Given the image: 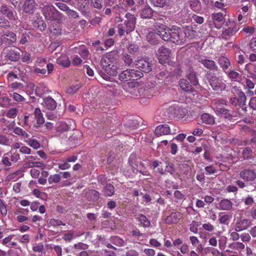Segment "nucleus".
<instances>
[{"mask_svg":"<svg viewBox=\"0 0 256 256\" xmlns=\"http://www.w3.org/2000/svg\"><path fill=\"white\" fill-rule=\"evenodd\" d=\"M167 33L161 34V38L165 41H170L176 44H182L186 42L183 36V32L180 28L172 26L168 30Z\"/></svg>","mask_w":256,"mask_h":256,"instance_id":"nucleus-1","label":"nucleus"},{"mask_svg":"<svg viewBox=\"0 0 256 256\" xmlns=\"http://www.w3.org/2000/svg\"><path fill=\"white\" fill-rule=\"evenodd\" d=\"M126 20L118 26V33L120 36L124 35L125 33L127 34L134 31L136 24V18L134 15L128 12L126 16Z\"/></svg>","mask_w":256,"mask_h":256,"instance_id":"nucleus-2","label":"nucleus"},{"mask_svg":"<svg viewBox=\"0 0 256 256\" xmlns=\"http://www.w3.org/2000/svg\"><path fill=\"white\" fill-rule=\"evenodd\" d=\"M40 8L42 9V14L46 21L56 20L60 18V13L54 6L50 5H46Z\"/></svg>","mask_w":256,"mask_h":256,"instance_id":"nucleus-3","label":"nucleus"},{"mask_svg":"<svg viewBox=\"0 0 256 256\" xmlns=\"http://www.w3.org/2000/svg\"><path fill=\"white\" fill-rule=\"evenodd\" d=\"M136 156L135 154H132L129 158V163L134 168L133 172L134 173L139 172L144 176H148L149 172L144 170L146 166L144 163L137 160H136Z\"/></svg>","mask_w":256,"mask_h":256,"instance_id":"nucleus-4","label":"nucleus"},{"mask_svg":"<svg viewBox=\"0 0 256 256\" xmlns=\"http://www.w3.org/2000/svg\"><path fill=\"white\" fill-rule=\"evenodd\" d=\"M166 112L170 118H182L186 116L187 110L182 108V106L174 104L169 106L166 109Z\"/></svg>","mask_w":256,"mask_h":256,"instance_id":"nucleus-5","label":"nucleus"},{"mask_svg":"<svg viewBox=\"0 0 256 256\" xmlns=\"http://www.w3.org/2000/svg\"><path fill=\"white\" fill-rule=\"evenodd\" d=\"M142 74L138 70L132 69L122 71L118 76L121 81L126 82L130 80H136L142 77Z\"/></svg>","mask_w":256,"mask_h":256,"instance_id":"nucleus-6","label":"nucleus"},{"mask_svg":"<svg viewBox=\"0 0 256 256\" xmlns=\"http://www.w3.org/2000/svg\"><path fill=\"white\" fill-rule=\"evenodd\" d=\"M209 82L214 90L222 91L226 88V81L222 76L212 75L210 78Z\"/></svg>","mask_w":256,"mask_h":256,"instance_id":"nucleus-7","label":"nucleus"},{"mask_svg":"<svg viewBox=\"0 0 256 256\" xmlns=\"http://www.w3.org/2000/svg\"><path fill=\"white\" fill-rule=\"evenodd\" d=\"M0 12L1 14L5 15L8 18L12 24L16 26L20 22V20L17 17L15 11L8 6L6 5L2 6L0 8Z\"/></svg>","mask_w":256,"mask_h":256,"instance_id":"nucleus-8","label":"nucleus"},{"mask_svg":"<svg viewBox=\"0 0 256 256\" xmlns=\"http://www.w3.org/2000/svg\"><path fill=\"white\" fill-rule=\"evenodd\" d=\"M36 160H39L37 157L34 156H26L24 158V166L26 168H44V166L42 162L38 161Z\"/></svg>","mask_w":256,"mask_h":256,"instance_id":"nucleus-9","label":"nucleus"},{"mask_svg":"<svg viewBox=\"0 0 256 256\" xmlns=\"http://www.w3.org/2000/svg\"><path fill=\"white\" fill-rule=\"evenodd\" d=\"M136 66L140 70L146 73L152 70V65L147 58L138 60L136 63Z\"/></svg>","mask_w":256,"mask_h":256,"instance_id":"nucleus-10","label":"nucleus"},{"mask_svg":"<svg viewBox=\"0 0 256 256\" xmlns=\"http://www.w3.org/2000/svg\"><path fill=\"white\" fill-rule=\"evenodd\" d=\"M172 55L170 50L164 46L159 48L158 51V56L159 62L164 64L167 62Z\"/></svg>","mask_w":256,"mask_h":256,"instance_id":"nucleus-11","label":"nucleus"},{"mask_svg":"<svg viewBox=\"0 0 256 256\" xmlns=\"http://www.w3.org/2000/svg\"><path fill=\"white\" fill-rule=\"evenodd\" d=\"M198 60L207 69L216 71L218 70V66L216 62L212 60L208 59L206 57L200 56L198 58Z\"/></svg>","mask_w":256,"mask_h":256,"instance_id":"nucleus-12","label":"nucleus"},{"mask_svg":"<svg viewBox=\"0 0 256 256\" xmlns=\"http://www.w3.org/2000/svg\"><path fill=\"white\" fill-rule=\"evenodd\" d=\"M252 225V222L248 219L240 218L236 220L234 229L236 232H240L247 229Z\"/></svg>","mask_w":256,"mask_h":256,"instance_id":"nucleus-13","label":"nucleus"},{"mask_svg":"<svg viewBox=\"0 0 256 256\" xmlns=\"http://www.w3.org/2000/svg\"><path fill=\"white\" fill-rule=\"evenodd\" d=\"M240 176L246 182H252L256 178V173L252 170L245 169L240 172Z\"/></svg>","mask_w":256,"mask_h":256,"instance_id":"nucleus-14","label":"nucleus"},{"mask_svg":"<svg viewBox=\"0 0 256 256\" xmlns=\"http://www.w3.org/2000/svg\"><path fill=\"white\" fill-rule=\"evenodd\" d=\"M4 56L11 61H17L20 58V53L18 50L10 49L4 50L3 52Z\"/></svg>","mask_w":256,"mask_h":256,"instance_id":"nucleus-15","label":"nucleus"},{"mask_svg":"<svg viewBox=\"0 0 256 256\" xmlns=\"http://www.w3.org/2000/svg\"><path fill=\"white\" fill-rule=\"evenodd\" d=\"M154 132L156 136H160L162 135L171 134V130L168 125L162 124L156 128Z\"/></svg>","mask_w":256,"mask_h":256,"instance_id":"nucleus-16","label":"nucleus"},{"mask_svg":"<svg viewBox=\"0 0 256 256\" xmlns=\"http://www.w3.org/2000/svg\"><path fill=\"white\" fill-rule=\"evenodd\" d=\"M23 8L25 12L32 14L36 9V4L34 0H26Z\"/></svg>","mask_w":256,"mask_h":256,"instance_id":"nucleus-17","label":"nucleus"},{"mask_svg":"<svg viewBox=\"0 0 256 256\" xmlns=\"http://www.w3.org/2000/svg\"><path fill=\"white\" fill-rule=\"evenodd\" d=\"M42 104L44 107L52 110L56 108L57 103L52 97L48 96L43 99Z\"/></svg>","mask_w":256,"mask_h":256,"instance_id":"nucleus-18","label":"nucleus"},{"mask_svg":"<svg viewBox=\"0 0 256 256\" xmlns=\"http://www.w3.org/2000/svg\"><path fill=\"white\" fill-rule=\"evenodd\" d=\"M181 216L182 214L180 212H172L170 216H167L165 218V222L168 224H176Z\"/></svg>","mask_w":256,"mask_h":256,"instance_id":"nucleus-19","label":"nucleus"},{"mask_svg":"<svg viewBox=\"0 0 256 256\" xmlns=\"http://www.w3.org/2000/svg\"><path fill=\"white\" fill-rule=\"evenodd\" d=\"M14 124L15 123L14 121L10 122L8 126V130L12 129L14 133L17 135L20 136L24 138L28 137V134L24 130L19 127H14Z\"/></svg>","mask_w":256,"mask_h":256,"instance_id":"nucleus-20","label":"nucleus"},{"mask_svg":"<svg viewBox=\"0 0 256 256\" xmlns=\"http://www.w3.org/2000/svg\"><path fill=\"white\" fill-rule=\"evenodd\" d=\"M85 197L90 202H96L100 197L99 192L94 190H88L85 192Z\"/></svg>","mask_w":256,"mask_h":256,"instance_id":"nucleus-21","label":"nucleus"},{"mask_svg":"<svg viewBox=\"0 0 256 256\" xmlns=\"http://www.w3.org/2000/svg\"><path fill=\"white\" fill-rule=\"evenodd\" d=\"M232 206L233 203L228 198H224L218 204V208L222 210H230Z\"/></svg>","mask_w":256,"mask_h":256,"instance_id":"nucleus-22","label":"nucleus"},{"mask_svg":"<svg viewBox=\"0 0 256 256\" xmlns=\"http://www.w3.org/2000/svg\"><path fill=\"white\" fill-rule=\"evenodd\" d=\"M236 30L234 28H226L222 33V38L225 40H230L234 37Z\"/></svg>","mask_w":256,"mask_h":256,"instance_id":"nucleus-23","label":"nucleus"},{"mask_svg":"<svg viewBox=\"0 0 256 256\" xmlns=\"http://www.w3.org/2000/svg\"><path fill=\"white\" fill-rule=\"evenodd\" d=\"M136 219L139 222L140 226L144 228H149L150 226V221L142 214H137Z\"/></svg>","mask_w":256,"mask_h":256,"instance_id":"nucleus-24","label":"nucleus"},{"mask_svg":"<svg viewBox=\"0 0 256 256\" xmlns=\"http://www.w3.org/2000/svg\"><path fill=\"white\" fill-rule=\"evenodd\" d=\"M186 77L192 85L196 86L198 84L196 74L192 68H189L188 70Z\"/></svg>","mask_w":256,"mask_h":256,"instance_id":"nucleus-25","label":"nucleus"},{"mask_svg":"<svg viewBox=\"0 0 256 256\" xmlns=\"http://www.w3.org/2000/svg\"><path fill=\"white\" fill-rule=\"evenodd\" d=\"M153 12L154 11L152 8L150 6H146L142 10L140 16L144 18H150L152 16Z\"/></svg>","mask_w":256,"mask_h":256,"instance_id":"nucleus-26","label":"nucleus"},{"mask_svg":"<svg viewBox=\"0 0 256 256\" xmlns=\"http://www.w3.org/2000/svg\"><path fill=\"white\" fill-rule=\"evenodd\" d=\"M201 120L202 122L207 124L212 125L215 122L214 116L208 113L203 114L201 116Z\"/></svg>","mask_w":256,"mask_h":256,"instance_id":"nucleus-27","label":"nucleus"},{"mask_svg":"<svg viewBox=\"0 0 256 256\" xmlns=\"http://www.w3.org/2000/svg\"><path fill=\"white\" fill-rule=\"evenodd\" d=\"M34 115L36 119V124L38 126L42 125L44 122V119L41 110L39 108H36L34 111Z\"/></svg>","mask_w":256,"mask_h":256,"instance_id":"nucleus-28","label":"nucleus"},{"mask_svg":"<svg viewBox=\"0 0 256 256\" xmlns=\"http://www.w3.org/2000/svg\"><path fill=\"white\" fill-rule=\"evenodd\" d=\"M154 26L157 30L158 34L160 38H161V34H162L165 32L167 33L166 32L170 28V27H168L158 22H156Z\"/></svg>","mask_w":256,"mask_h":256,"instance_id":"nucleus-29","label":"nucleus"},{"mask_svg":"<svg viewBox=\"0 0 256 256\" xmlns=\"http://www.w3.org/2000/svg\"><path fill=\"white\" fill-rule=\"evenodd\" d=\"M218 64L224 70H227L230 66L229 60L224 56H220L218 58Z\"/></svg>","mask_w":256,"mask_h":256,"instance_id":"nucleus-30","label":"nucleus"},{"mask_svg":"<svg viewBox=\"0 0 256 256\" xmlns=\"http://www.w3.org/2000/svg\"><path fill=\"white\" fill-rule=\"evenodd\" d=\"M212 19L213 20V22L212 23H210V26H212V25H214L215 27L217 28H219L216 26L214 22H222L224 20V16L222 14L221 12H217L212 14L211 15Z\"/></svg>","mask_w":256,"mask_h":256,"instance_id":"nucleus-31","label":"nucleus"},{"mask_svg":"<svg viewBox=\"0 0 256 256\" xmlns=\"http://www.w3.org/2000/svg\"><path fill=\"white\" fill-rule=\"evenodd\" d=\"M179 85L182 90L185 92L192 91V87L186 79H182L180 80Z\"/></svg>","mask_w":256,"mask_h":256,"instance_id":"nucleus-32","label":"nucleus"},{"mask_svg":"<svg viewBox=\"0 0 256 256\" xmlns=\"http://www.w3.org/2000/svg\"><path fill=\"white\" fill-rule=\"evenodd\" d=\"M103 192L106 196H111L114 192V187L113 185L107 184L103 188Z\"/></svg>","mask_w":256,"mask_h":256,"instance_id":"nucleus-33","label":"nucleus"},{"mask_svg":"<svg viewBox=\"0 0 256 256\" xmlns=\"http://www.w3.org/2000/svg\"><path fill=\"white\" fill-rule=\"evenodd\" d=\"M22 172L20 170H17L7 176L6 180L8 181H16L20 178Z\"/></svg>","mask_w":256,"mask_h":256,"instance_id":"nucleus-34","label":"nucleus"},{"mask_svg":"<svg viewBox=\"0 0 256 256\" xmlns=\"http://www.w3.org/2000/svg\"><path fill=\"white\" fill-rule=\"evenodd\" d=\"M190 6L195 12H199L201 10L199 0H189Z\"/></svg>","mask_w":256,"mask_h":256,"instance_id":"nucleus-35","label":"nucleus"},{"mask_svg":"<svg viewBox=\"0 0 256 256\" xmlns=\"http://www.w3.org/2000/svg\"><path fill=\"white\" fill-rule=\"evenodd\" d=\"M4 38L6 40L8 43L14 42L16 40V36L12 32H6L3 35Z\"/></svg>","mask_w":256,"mask_h":256,"instance_id":"nucleus-36","label":"nucleus"},{"mask_svg":"<svg viewBox=\"0 0 256 256\" xmlns=\"http://www.w3.org/2000/svg\"><path fill=\"white\" fill-rule=\"evenodd\" d=\"M76 52L79 54L82 57L86 58L89 54L88 50L84 45L78 48H75Z\"/></svg>","mask_w":256,"mask_h":256,"instance_id":"nucleus-37","label":"nucleus"},{"mask_svg":"<svg viewBox=\"0 0 256 256\" xmlns=\"http://www.w3.org/2000/svg\"><path fill=\"white\" fill-rule=\"evenodd\" d=\"M215 112L218 114L223 116L225 118H228L230 116L228 110L220 106H217L215 109Z\"/></svg>","mask_w":256,"mask_h":256,"instance_id":"nucleus-38","label":"nucleus"},{"mask_svg":"<svg viewBox=\"0 0 256 256\" xmlns=\"http://www.w3.org/2000/svg\"><path fill=\"white\" fill-rule=\"evenodd\" d=\"M57 63L64 67H68L70 65V62L66 56H62L57 59Z\"/></svg>","mask_w":256,"mask_h":256,"instance_id":"nucleus-39","label":"nucleus"},{"mask_svg":"<svg viewBox=\"0 0 256 256\" xmlns=\"http://www.w3.org/2000/svg\"><path fill=\"white\" fill-rule=\"evenodd\" d=\"M218 217V220L220 224H228L230 217L228 214L224 212H220Z\"/></svg>","mask_w":256,"mask_h":256,"instance_id":"nucleus-40","label":"nucleus"},{"mask_svg":"<svg viewBox=\"0 0 256 256\" xmlns=\"http://www.w3.org/2000/svg\"><path fill=\"white\" fill-rule=\"evenodd\" d=\"M112 62L110 60L107 56L102 58L100 60V66L104 70L111 66Z\"/></svg>","mask_w":256,"mask_h":256,"instance_id":"nucleus-41","label":"nucleus"},{"mask_svg":"<svg viewBox=\"0 0 256 256\" xmlns=\"http://www.w3.org/2000/svg\"><path fill=\"white\" fill-rule=\"evenodd\" d=\"M158 36L154 32H150L146 36L148 41L152 44H158Z\"/></svg>","mask_w":256,"mask_h":256,"instance_id":"nucleus-42","label":"nucleus"},{"mask_svg":"<svg viewBox=\"0 0 256 256\" xmlns=\"http://www.w3.org/2000/svg\"><path fill=\"white\" fill-rule=\"evenodd\" d=\"M16 240L21 244H28L30 242V236L28 234H24L19 236L16 238Z\"/></svg>","mask_w":256,"mask_h":256,"instance_id":"nucleus-43","label":"nucleus"},{"mask_svg":"<svg viewBox=\"0 0 256 256\" xmlns=\"http://www.w3.org/2000/svg\"><path fill=\"white\" fill-rule=\"evenodd\" d=\"M27 144L34 148V149H38L40 147V143L36 140L34 138H30L26 141Z\"/></svg>","mask_w":256,"mask_h":256,"instance_id":"nucleus-44","label":"nucleus"},{"mask_svg":"<svg viewBox=\"0 0 256 256\" xmlns=\"http://www.w3.org/2000/svg\"><path fill=\"white\" fill-rule=\"evenodd\" d=\"M50 32L56 35L61 34L62 28L59 24H51L50 28Z\"/></svg>","mask_w":256,"mask_h":256,"instance_id":"nucleus-45","label":"nucleus"},{"mask_svg":"<svg viewBox=\"0 0 256 256\" xmlns=\"http://www.w3.org/2000/svg\"><path fill=\"white\" fill-rule=\"evenodd\" d=\"M58 167L62 170H66L70 167V165L68 164L66 158H62L60 160V162L58 164Z\"/></svg>","mask_w":256,"mask_h":256,"instance_id":"nucleus-46","label":"nucleus"},{"mask_svg":"<svg viewBox=\"0 0 256 256\" xmlns=\"http://www.w3.org/2000/svg\"><path fill=\"white\" fill-rule=\"evenodd\" d=\"M61 177L60 174L50 175L48 178V182L50 184L58 183L60 182Z\"/></svg>","mask_w":256,"mask_h":256,"instance_id":"nucleus-47","label":"nucleus"},{"mask_svg":"<svg viewBox=\"0 0 256 256\" xmlns=\"http://www.w3.org/2000/svg\"><path fill=\"white\" fill-rule=\"evenodd\" d=\"M154 6L163 8L166 4V0H149Z\"/></svg>","mask_w":256,"mask_h":256,"instance_id":"nucleus-48","label":"nucleus"},{"mask_svg":"<svg viewBox=\"0 0 256 256\" xmlns=\"http://www.w3.org/2000/svg\"><path fill=\"white\" fill-rule=\"evenodd\" d=\"M242 154L244 159L248 160L252 158V149L247 147L245 148L242 152Z\"/></svg>","mask_w":256,"mask_h":256,"instance_id":"nucleus-49","label":"nucleus"},{"mask_svg":"<svg viewBox=\"0 0 256 256\" xmlns=\"http://www.w3.org/2000/svg\"><path fill=\"white\" fill-rule=\"evenodd\" d=\"M118 67L114 64H111L105 71L108 74L111 76H115L117 74Z\"/></svg>","mask_w":256,"mask_h":256,"instance_id":"nucleus-50","label":"nucleus"},{"mask_svg":"<svg viewBox=\"0 0 256 256\" xmlns=\"http://www.w3.org/2000/svg\"><path fill=\"white\" fill-rule=\"evenodd\" d=\"M8 210L4 202L0 199V213L2 217H5L7 215Z\"/></svg>","mask_w":256,"mask_h":256,"instance_id":"nucleus-51","label":"nucleus"},{"mask_svg":"<svg viewBox=\"0 0 256 256\" xmlns=\"http://www.w3.org/2000/svg\"><path fill=\"white\" fill-rule=\"evenodd\" d=\"M196 32L192 28H187L184 31L185 37L190 39L193 38L195 36Z\"/></svg>","mask_w":256,"mask_h":256,"instance_id":"nucleus-52","label":"nucleus"},{"mask_svg":"<svg viewBox=\"0 0 256 256\" xmlns=\"http://www.w3.org/2000/svg\"><path fill=\"white\" fill-rule=\"evenodd\" d=\"M18 110L16 108H12L9 110L6 114V116L10 118H14L17 116Z\"/></svg>","mask_w":256,"mask_h":256,"instance_id":"nucleus-53","label":"nucleus"},{"mask_svg":"<svg viewBox=\"0 0 256 256\" xmlns=\"http://www.w3.org/2000/svg\"><path fill=\"white\" fill-rule=\"evenodd\" d=\"M10 100L7 96L0 98V106L6 108L9 106Z\"/></svg>","mask_w":256,"mask_h":256,"instance_id":"nucleus-54","label":"nucleus"},{"mask_svg":"<svg viewBox=\"0 0 256 256\" xmlns=\"http://www.w3.org/2000/svg\"><path fill=\"white\" fill-rule=\"evenodd\" d=\"M204 170L206 175L212 174L217 172L216 169L213 165L206 166Z\"/></svg>","mask_w":256,"mask_h":256,"instance_id":"nucleus-55","label":"nucleus"},{"mask_svg":"<svg viewBox=\"0 0 256 256\" xmlns=\"http://www.w3.org/2000/svg\"><path fill=\"white\" fill-rule=\"evenodd\" d=\"M48 224L50 226L55 227L60 225L65 226L66 224L63 223L61 220H58L52 218L50 220Z\"/></svg>","mask_w":256,"mask_h":256,"instance_id":"nucleus-56","label":"nucleus"},{"mask_svg":"<svg viewBox=\"0 0 256 256\" xmlns=\"http://www.w3.org/2000/svg\"><path fill=\"white\" fill-rule=\"evenodd\" d=\"M236 59L238 64H242L244 62V56L242 52L238 51L236 54Z\"/></svg>","mask_w":256,"mask_h":256,"instance_id":"nucleus-57","label":"nucleus"},{"mask_svg":"<svg viewBox=\"0 0 256 256\" xmlns=\"http://www.w3.org/2000/svg\"><path fill=\"white\" fill-rule=\"evenodd\" d=\"M74 238V233L72 232L69 231L68 232L62 236V238L70 242Z\"/></svg>","mask_w":256,"mask_h":256,"instance_id":"nucleus-58","label":"nucleus"},{"mask_svg":"<svg viewBox=\"0 0 256 256\" xmlns=\"http://www.w3.org/2000/svg\"><path fill=\"white\" fill-rule=\"evenodd\" d=\"M114 244L119 246H123L124 245V241L121 238L118 236H114L112 238Z\"/></svg>","mask_w":256,"mask_h":256,"instance_id":"nucleus-59","label":"nucleus"},{"mask_svg":"<svg viewBox=\"0 0 256 256\" xmlns=\"http://www.w3.org/2000/svg\"><path fill=\"white\" fill-rule=\"evenodd\" d=\"M0 26L4 28H8L10 26V22L4 17L0 16Z\"/></svg>","mask_w":256,"mask_h":256,"instance_id":"nucleus-60","label":"nucleus"},{"mask_svg":"<svg viewBox=\"0 0 256 256\" xmlns=\"http://www.w3.org/2000/svg\"><path fill=\"white\" fill-rule=\"evenodd\" d=\"M228 76L232 80H236L239 78L240 74L234 70H230Z\"/></svg>","mask_w":256,"mask_h":256,"instance_id":"nucleus-61","label":"nucleus"},{"mask_svg":"<svg viewBox=\"0 0 256 256\" xmlns=\"http://www.w3.org/2000/svg\"><path fill=\"white\" fill-rule=\"evenodd\" d=\"M58 126H57L58 131L66 130L68 129V125L64 122H58Z\"/></svg>","mask_w":256,"mask_h":256,"instance_id":"nucleus-62","label":"nucleus"},{"mask_svg":"<svg viewBox=\"0 0 256 256\" xmlns=\"http://www.w3.org/2000/svg\"><path fill=\"white\" fill-rule=\"evenodd\" d=\"M202 228L208 232H212L214 230V226L210 222L202 224Z\"/></svg>","mask_w":256,"mask_h":256,"instance_id":"nucleus-63","label":"nucleus"},{"mask_svg":"<svg viewBox=\"0 0 256 256\" xmlns=\"http://www.w3.org/2000/svg\"><path fill=\"white\" fill-rule=\"evenodd\" d=\"M174 196L175 198H176L177 202H180L182 201L184 197V194H182L180 192L179 190H176L174 192Z\"/></svg>","mask_w":256,"mask_h":256,"instance_id":"nucleus-64","label":"nucleus"}]
</instances>
